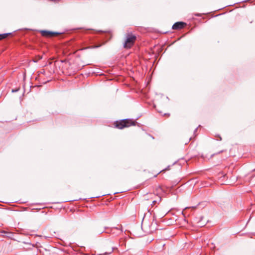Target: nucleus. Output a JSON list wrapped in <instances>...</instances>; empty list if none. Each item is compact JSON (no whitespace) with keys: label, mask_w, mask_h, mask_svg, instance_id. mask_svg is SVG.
Returning <instances> with one entry per match:
<instances>
[{"label":"nucleus","mask_w":255,"mask_h":255,"mask_svg":"<svg viewBox=\"0 0 255 255\" xmlns=\"http://www.w3.org/2000/svg\"><path fill=\"white\" fill-rule=\"evenodd\" d=\"M136 123V122L133 119H126L115 121L113 125L115 128L122 129L124 128L135 126Z\"/></svg>","instance_id":"nucleus-1"},{"label":"nucleus","mask_w":255,"mask_h":255,"mask_svg":"<svg viewBox=\"0 0 255 255\" xmlns=\"http://www.w3.org/2000/svg\"><path fill=\"white\" fill-rule=\"evenodd\" d=\"M136 36L132 32H128L126 34L123 47L126 49H130L134 44Z\"/></svg>","instance_id":"nucleus-2"},{"label":"nucleus","mask_w":255,"mask_h":255,"mask_svg":"<svg viewBox=\"0 0 255 255\" xmlns=\"http://www.w3.org/2000/svg\"><path fill=\"white\" fill-rule=\"evenodd\" d=\"M40 33L41 35L47 38H51L57 36L60 34H61L62 33L60 32H52L48 30H40Z\"/></svg>","instance_id":"nucleus-3"},{"label":"nucleus","mask_w":255,"mask_h":255,"mask_svg":"<svg viewBox=\"0 0 255 255\" xmlns=\"http://www.w3.org/2000/svg\"><path fill=\"white\" fill-rule=\"evenodd\" d=\"M46 75V72L44 70H42L40 71L38 74L37 78L38 80L43 84L49 82L50 79V78L45 79L44 76Z\"/></svg>","instance_id":"nucleus-4"},{"label":"nucleus","mask_w":255,"mask_h":255,"mask_svg":"<svg viewBox=\"0 0 255 255\" xmlns=\"http://www.w3.org/2000/svg\"><path fill=\"white\" fill-rule=\"evenodd\" d=\"M186 25V23L184 22H177L172 26V29L174 30H180L183 29Z\"/></svg>","instance_id":"nucleus-5"},{"label":"nucleus","mask_w":255,"mask_h":255,"mask_svg":"<svg viewBox=\"0 0 255 255\" xmlns=\"http://www.w3.org/2000/svg\"><path fill=\"white\" fill-rule=\"evenodd\" d=\"M12 34L11 33H3V34H0V40H1L2 39H4L8 35H11Z\"/></svg>","instance_id":"nucleus-6"},{"label":"nucleus","mask_w":255,"mask_h":255,"mask_svg":"<svg viewBox=\"0 0 255 255\" xmlns=\"http://www.w3.org/2000/svg\"><path fill=\"white\" fill-rule=\"evenodd\" d=\"M107 194H101L99 195H96V196H90V197H88V199H91V198H99L101 196H105ZM107 195H110V194H108Z\"/></svg>","instance_id":"nucleus-7"},{"label":"nucleus","mask_w":255,"mask_h":255,"mask_svg":"<svg viewBox=\"0 0 255 255\" xmlns=\"http://www.w3.org/2000/svg\"><path fill=\"white\" fill-rule=\"evenodd\" d=\"M80 199H82L81 198H72V199H68V200H65V202H67V201H77V200H80ZM83 200H84L85 199L83 198Z\"/></svg>","instance_id":"nucleus-8"},{"label":"nucleus","mask_w":255,"mask_h":255,"mask_svg":"<svg viewBox=\"0 0 255 255\" xmlns=\"http://www.w3.org/2000/svg\"><path fill=\"white\" fill-rule=\"evenodd\" d=\"M215 138L217 140H221L222 137L221 135L219 134H216L215 135Z\"/></svg>","instance_id":"nucleus-9"},{"label":"nucleus","mask_w":255,"mask_h":255,"mask_svg":"<svg viewBox=\"0 0 255 255\" xmlns=\"http://www.w3.org/2000/svg\"><path fill=\"white\" fill-rule=\"evenodd\" d=\"M161 201V197L158 196V200H154L152 201L153 204H155L156 203H159Z\"/></svg>","instance_id":"nucleus-10"},{"label":"nucleus","mask_w":255,"mask_h":255,"mask_svg":"<svg viewBox=\"0 0 255 255\" xmlns=\"http://www.w3.org/2000/svg\"><path fill=\"white\" fill-rule=\"evenodd\" d=\"M167 169V168H166V169H163V170H161V171H160L159 172H158L156 175H155L154 176V177H156V176H157V175L158 174H159L160 173H161V172H164V171H165V170H166Z\"/></svg>","instance_id":"nucleus-11"},{"label":"nucleus","mask_w":255,"mask_h":255,"mask_svg":"<svg viewBox=\"0 0 255 255\" xmlns=\"http://www.w3.org/2000/svg\"><path fill=\"white\" fill-rule=\"evenodd\" d=\"M159 188H160V189L162 191H165V188L164 186H159Z\"/></svg>","instance_id":"nucleus-12"},{"label":"nucleus","mask_w":255,"mask_h":255,"mask_svg":"<svg viewBox=\"0 0 255 255\" xmlns=\"http://www.w3.org/2000/svg\"><path fill=\"white\" fill-rule=\"evenodd\" d=\"M149 194L150 195V196H152L154 195V192H149Z\"/></svg>","instance_id":"nucleus-13"},{"label":"nucleus","mask_w":255,"mask_h":255,"mask_svg":"<svg viewBox=\"0 0 255 255\" xmlns=\"http://www.w3.org/2000/svg\"><path fill=\"white\" fill-rule=\"evenodd\" d=\"M194 15L196 16H201V14H200V13H195V14H194Z\"/></svg>","instance_id":"nucleus-14"},{"label":"nucleus","mask_w":255,"mask_h":255,"mask_svg":"<svg viewBox=\"0 0 255 255\" xmlns=\"http://www.w3.org/2000/svg\"><path fill=\"white\" fill-rule=\"evenodd\" d=\"M116 229L119 230L120 231V232H121V233L123 232V230H122V228H119V229L117 228Z\"/></svg>","instance_id":"nucleus-15"},{"label":"nucleus","mask_w":255,"mask_h":255,"mask_svg":"<svg viewBox=\"0 0 255 255\" xmlns=\"http://www.w3.org/2000/svg\"><path fill=\"white\" fill-rule=\"evenodd\" d=\"M219 153H220V152H218V153H216V154H213V155H212V156H217V155H218Z\"/></svg>","instance_id":"nucleus-16"},{"label":"nucleus","mask_w":255,"mask_h":255,"mask_svg":"<svg viewBox=\"0 0 255 255\" xmlns=\"http://www.w3.org/2000/svg\"><path fill=\"white\" fill-rule=\"evenodd\" d=\"M164 115L168 117L170 116V114H164Z\"/></svg>","instance_id":"nucleus-17"},{"label":"nucleus","mask_w":255,"mask_h":255,"mask_svg":"<svg viewBox=\"0 0 255 255\" xmlns=\"http://www.w3.org/2000/svg\"><path fill=\"white\" fill-rule=\"evenodd\" d=\"M17 91V90H12V92H15V91Z\"/></svg>","instance_id":"nucleus-18"},{"label":"nucleus","mask_w":255,"mask_h":255,"mask_svg":"<svg viewBox=\"0 0 255 255\" xmlns=\"http://www.w3.org/2000/svg\"><path fill=\"white\" fill-rule=\"evenodd\" d=\"M119 192H115L114 193V194H117V193H119Z\"/></svg>","instance_id":"nucleus-19"},{"label":"nucleus","mask_w":255,"mask_h":255,"mask_svg":"<svg viewBox=\"0 0 255 255\" xmlns=\"http://www.w3.org/2000/svg\"><path fill=\"white\" fill-rule=\"evenodd\" d=\"M87 47H85L84 48L81 49V50H83V49H87Z\"/></svg>","instance_id":"nucleus-20"},{"label":"nucleus","mask_w":255,"mask_h":255,"mask_svg":"<svg viewBox=\"0 0 255 255\" xmlns=\"http://www.w3.org/2000/svg\"><path fill=\"white\" fill-rule=\"evenodd\" d=\"M99 47V46H95V47Z\"/></svg>","instance_id":"nucleus-21"}]
</instances>
